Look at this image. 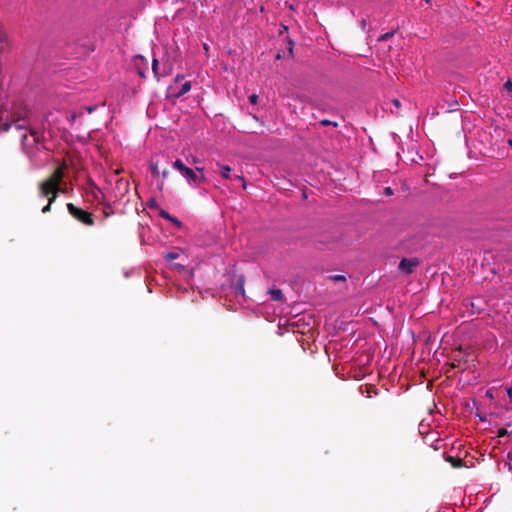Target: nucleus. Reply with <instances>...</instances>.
<instances>
[{
  "label": "nucleus",
  "instance_id": "c9c22d12",
  "mask_svg": "<svg viewBox=\"0 0 512 512\" xmlns=\"http://www.w3.org/2000/svg\"><path fill=\"white\" fill-rule=\"evenodd\" d=\"M426 3H430L431 0H424Z\"/></svg>",
  "mask_w": 512,
  "mask_h": 512
},
{
  "label": "nucleus",
  "instance_id": "f8f14e48",
  "mask_svg": "<svg viewBox=\"0 0 512 512\" xmlns=\"http://www.w3.org/2000/svg\"><path fill=\"white\" fill-rule=\"evenodd\" d=\"M512 430H510V427H508V422L504 425V427L498 429V436L499 437H506L511 436Z\"/></svg>",
  "mask_w": 512,
  "mask_h": 512
},
{
  "label": "nucleus",
  "instance_id": "7ed1b4c3",
  "mask_svg": "<svg viewBox=\"0 0 512 512\" xmlns=\"http://www.w3.org/2000/svg\"><path fill=\"white\" fill-rule=\"evenodd\" d=\"M67 209L69 213L76 218L78 221L84 223L85 225L92 226L94 224V220L92 218V215L88 213L87 211L76 207L72 203L67 204Z\"/></svg>",
  "mask_w": 512,
  "mask_h": 512
},
{
  "label": "nucleus",
  "instance_id": "cd10ccee",
  "mask_svg": "<svg viewBox=\"0 0 512 512\" xmlns=\"http://www.w3.org/2000/svg\"><path fill=\"white\" fill-rule=\"evenodd\" d=\"M334 279H335L336 281H342V280H345V277H344V276H342V275H337V276H335V277H334Z\"/></svg>",
  "mask_w": 512,
  "mask_h": 512
},
{
  "label": "nucleus",
  "instance_id": "f03ea898",
  "mask_svg": "<svg viewBox=\"0 0 512 512\" xmlns=\"http://www.w3.org/2000/svg\"><path fill=\"white\" fill-rule=\"evenodd\" d=\"M67 168L68 165L66 162L61 163L49 179L41 182L39 186V194L41 197L48 196L50 192L55 189V185L62 184L64 182L63 179Z\"/></svg>",
  "mask_w": 512,
  "mask_h": 512
},
{
  "label": "nucleus",
  "instance_id": "4468645a",
  "mask_svg": "<svg viewBox=\"0 0 512 512\" xmlns=\"http://www.w3.org/2000/svg\"><path fill=\"white\" fill-rule=\"evenodd\" d=\"M163 257L166 261L171 262L179 257V253L176 251L166 252Z\"/></svg>",
  "mask_w": 512,
  "mask_h": 512
},
{
  "label": "nucleus",
  "instance_id": "c85d7f7f",
  "mask_svg": "<svg viewBox=\"0 0 512 512\" xmlns=\"http://www.w3.org/2000/svg\"><path fill=\"white\" fill-rule=\"evenodd\" d=\"M94 110H95V107H89V108H88V112H89V113H92Z\"/></svg>",
  "mask_w": 512,
  "mask_h": 512
},
{
  "label": "nucleus",
  "instance_id": "b1692460",
  "mask_svg": "<svg viewBox=\"0 0 512 512\" xmlns=\"http://www.w3.org/2000/svg\"><path fill=\"white\" fill-rule=\"evenodd\" d=\"M506 392H507V396L509 397V399L512 401V387H508L506 389Z\"/></svg>",
  "mask_w": 512,
  "mask_h": 512
},
{
  "label": "nucleus",
  "instance_id": "4be33fe9",
  "mask_svg": "<svg viewBox=\"0 0 512 512\" xmlns=\"http://www.w3.org/2000/svg\"><path fill=\"white\" fill-rule=\"evenodd\" d=\"M249 102L252 104V105H256L257 102H258V96L256 94H252L249 96Z\"/></svg>",
  "mask_w": 512,
  "mask_h": 512
},
{
  "label": "nucleus",
  "instance_id": "dca6fc26",
  "mask_svg": "<svg viewBox=\"0 0 512 512\" xmlns=\"http://www.w3.org/2000/svg\"><path fill=\"white\" fill-rule=\"evenodd\" d=\"M55 199H56V193H54V195H52L49 198L48 204L45 207H43V209H42L43 213H46V212L50 211L51 204L55 201Z\"/></svg>",
  "mask_w": 512,
  "mask_h": 512
},
{
  "label": "nucleus",
  "instance_id": "0eeeda50",
  "mask_svg": "<svg viewBox=\"0 0 512 512\" xmlns=\"http://www.w3.org/2000/svg\"><path fill=\"white\" fill-rule=\"evenodd\" d=\"M168 175H169V170H168V167L166 166V167L162 168L160 176L158 177L159 180L156 182V189L159 192L163 191V189H164V181L168 177Z\"/></svg>",
  "mask_w": 512,
  "mask_h": 512
},
{
  "label": "nucleus",
  "instance_id": "5701e85b",
  "mask_svg": "<svg viewBox=\"0 0 512 512\" xmlns=\"http://www.w3.org/2000/svg\"><path fill=\"white\" fill-rule=\"evenodd\" d=\"M384 193L387 196H391V195H393V190H392L391 187H386L385 190H384Z\"/></svg>",
  "mask_w": 512,
  "mask_h": 512
},
{
  "label": "nucleus",
  "instance_id": "bb28decb",
  "mask_svg": "<svg viewBox=\"0 0 512 512\" xmlns=\"http://www.w3.org/2000/svg\"><path fill=\"white\" fill-rule=\"evenodd\" d=\"M392 102H393L395 107H400V105H401V103H400V101L398 99H393Z\"/></svg>",
  "mask_w": 512,
  "mask_h": 512
},
{
  "label": "nucleus",
  "instance_id": "6ab92c4d",
  "mask_svg": "<svg viewBox=\"0 0 512 512\" xmlns=\"http://www.w3.org/2000/svg\"><path fill=\"white\" fill-rule=\"evenodd\" d=\"M169 222L174 224L177 228H182L183 227V223L178 218H176L175 216H172L171 219L169 220Z\"/></svg>",
  "mask_w": 512,
  "mask_h": 512
},
{
  "label": "nucleus",
  "instance_id": "f3484780",
  "mask_svg": "<svg viewBox=\"0 0 512 512\" xmlns=\"http://www.w3.org/2000/svg\"><path fill=\"white\" fill-rule=\"evenodd\" d=\"M159 216L167 221H169L171 219V217L173 215H171L169 212H167L166 210L162 209V208H159Z\"/></svg>",
  "mask_w": 512,
  "mask_h": 512
},
{
  "label": "nucleus",
  "instance_id": "473e14b6",
  "mask_svg": "<svg viewBox=\"0 0 512 512\" xmlns=\"http://www.w3.org/2000/svg\"><path fill=\"white\" fill-rule=\"evenodd\" d=\"M508 427H510V430H512V420L508 422Z\"/></svg>",
  "mask_w": 512,
  "mask_h": 512
},
{
  "label": "nucleus",
  "instance_id": "393cba45",
  "mask_svg": "<svg viewBox=\"0 0 512 512\" xmlns=\"http://www.w3.org/2000/svg\"><path fill=\"white\" fill-rule=\"evenodd\" d=\"M184 77H185V76H184V75H182V74H177V75H176V77H175V82H179V81L183 80V79H184Z\"/></svg>",
  "mask_w": 512,
  "mask_h": 512
},
{
  "label": "nucleus",
  "instance_id": "ddd939ff",
  "mask_svg": "<svg viewBox=\"0 0 512 512\" xmlns=\"http://www.w3.org/2000/svg\"><path fill=\"white\" fill-rule=\"evenodd\" d=\"M446 461L450 462L452 464L453 467H462L463 466V460L460 459V458H455V457H452V456H448L446 458Z\"/></svg>",
  "mask_w": 512,
  "mask_h": 512
},
{
  "label": "nucleus",
  "instance_id": "20e7f679",
  "mask_svg": "<svg viewBox=\"0 0 512 512\" xmlns=\"http://www.w3.org/2000/svg\"><path fill=\"white\" fill-rule=\"evenodd\" d=\"M172 167L176 169L187 180L189 184L197 183V173L191 168L185 166L180 159L175 160L172 163Z\"/></svg>",
  "mask_w": 512,
  "mask_h": 512
},
{
  "label": "nucleus",
  "instance_id": "aec40b11",
  "mask_svg": "<svg viewBox=\"0 0 512 512\" xmlns=\"http://www.w3.org/2000/svg\"><path fill=\"white\" fill-rule=\"evenodd\" d=\"M196 170L201 173L200 175L197 174V183L204 182L205 181V177L203 174L204 168L197 167Z\"/></svg>",
  "mask_w": 512,
  "mask_h": 512
},
{
  "label": "nucleus",
  "instance_id": "f704fd0d",
  "mask_svg": "<svg viewBox=\"0 0 512 512\" xmlns=\"http://www.w3.org/2000/svg\"><path fill=\"white\" fill-rule=\"evenodd\" d=\"M253 118H254L255 120H257V121L259 120V118H258L257 116H255V115L253 116Z\"/></svg>",
  "mask_w": 512,
  "mask_h": 512
},
{
  "label": "nucleus",
  "instance_id": "72a5a7b5",
  "mask_svg": "<svg viewBox=\"0 0 512 512\" xmlns=\"http://www.w3.org/2000/svg\"><path fill=\"white\" fill-rule=\"evenodd\" d=\"M175 267L180 268V269H183V268H184V266H183V265H175Z\"/></svg>",
  "mask_w": 512,
  "mask_h": 512
},
{
  "label": "nucleus",
  "instance_id": "412c9836",
  "mask_svg": "<svg viewBox=\"0 0 512 512\" xmlns=\"http://www.w3.org/2000/svg\"><path fill=\"white\" fill-rule=\"evenodd\" d=\"M147 205L151 209H159L160 208L158 203H157V201L155 199H153V198L148 201Z\"/></svg>",
  "mask_w": 512,
  "mask_h": 512
},
{
  "label": "nucleus",
  "instance_id": "a211bd4d",
  "mask_svg": "<svg viewBox=\"0 0 512 512\" xmlns=\"http://www.w3.org/2000/svg\"><path fill=\"white\" fill-rule=\"evenodd\" d=\"M394 35V31L387 32L379 36L378 41L384 42Z\"/></svg>",
  "mask_w": 512,
  "mask_h": 512
},
{
  "label": "nucleus",
  "instance_id": "f257e3e1",
  "mask_svg": "<svg viewBox=\"0 0 512 512\" xmlns=\"http://www.w3.org/2000/svg\"><path fill=\"white\" fill-rule=\"evenodd\" d=\"M20 119L14 120L11 106L8 102L0 103V131H8L14 123L19 131H24L21 137L22 151L35 166H40L48 160V151L44 145L43 132L35 128H27L20 123Z\"/></svg>",
  "mask_w": 512,
  "mask_h": 512
},
{
  "label": "nucleus",
  "instance_id": "9d476101",
  "mask_svg": "<svg viewBox=\"0 0 512 512\" xmlns=\"http://www.w3.org/2000/svg\"><path fill=\"white\" fill-rule=\"evenodd\" d=\"M67 192H68L67 184L65 182H63L62 184L55 185V189H53L50 192V194L54 195V193H56V196H57L59 193H67Z\"/></svg>",
  "mask_w": 512,
  "mask_h": 512
},
{
  "label": "nucleus",
  "instance_id": "7c9ffc66",
  "mask_svg": "<svg viewBox=\"0 0 512 512\" xmlns=\"http://www.w3.org/2000/svg\"><path fill=\"white\" fill-rule=\"evenodd\" d=\"M508 145L512 147V138L508 139Z\"/></svg>",
  "mask_w": 512,
  "mask_h": 512
},
{
  "label": "nucleus",
  "instance_id": "9b49d317",
  "mask_svg": "<svg viewBox=\"0 0 512 512\" xmlns=\"http://www.w3.org/2000/svg\"><path fill=\"white\" fill-rule=\"evenodd\" d=\"M220 168V174L223 178L225 179H229L230 178V172H231V168L230 166L228 165H221V164H217Z\"/></svg>",
  "mask_w": 512,
  "mask_h": 512
},
{
  "label": "nucleus",
  "instance_id": "1a4fd4ad",
  "mask_svg": "<svg viewBox=\"0 0 512 512\" xmlns=\"http://www.w3.org/2000/svg\"><path fill=\"white\" fill-rule=\"evenodd\" d=\"M268 293L274 301H281L283 299L282 290L279 288H271Z\"/></svg>",
  "mask_w": 512,
  "mask_h": 512
},
{
  "label": "nucleus",
  "instance_id": "2f4dec72",
  "mask_svg": "<svg viewBox=\"0 0 512 512\" xmlns=\"http://www.w3.org/2000/svg\"><path fill=\"white\" fill-rule=\"evenodd\" d=\"M139 75H140L141 77H144V76H145L144 72H143V71H141V70H139Z\"/></svg>",
  "mask_w": 512,
  "mask_h": 512
},
{
  "label": "nucleus",
  "instance_id": "423d86ee",
  "mask_svg": "<svg viewBox=\"0 0 512 512\" xmlns=\"http://www.w3.org/2000/svg\"><path fill=\"white\" fill-rule=\"evenodd\" d=\"M191 90V82L187 81L181 85L179 89L175 86H169L168 92L169 97L173 99H179Z\"/></svg>",
  "mask_w": 512,
  "mask_h": 512
},
{
  "label": "nucleus",
  "instance_id": "c756f323",
  "mask_svg": "<svg viewBox=\"0 0 512 512\" xmlns=\"http://www.w3.org/2000/svg\"><path fill=\"white\" fill-rule=\"evenodd\" d=\"M322 124H323V125L330 124V121H328V120H324V121H322Z\"/></svg>",
  "mask_w": 512,
  "mask_h": 512
},
{
  "label": "nucleus",
  "instance_id": "2eb2a0df",
  "mask_svg": "<svg viewBox=\"0 0 512 512\" xmlns=\"http://www.w3.org/2000/svg\"><path fill=\"white\" fill-rule=\"evenodd\" d=\"M158 65H159L158 60L156 58H154L152 61V71L157 79L160 78V74L158 72Z\"/></svg>",
  "mask_w": 512,
  "mask_h": 512
},
{
  "label": "nucleus",
  "instance_id": "6e6552de",
  "mask_svg": "<svg viewBox=\"0 0 512 512\" xmlns=\"http://www.w3.org/2000/svg\"><path fill=\"white\" fill-rule=\"evenodd\" d=\"M150 170L154 177H159L161 173V165L159 159L152 157L150 160Z\"/></svg>",
  "mask_w": 512,
  "mask_h": 512
},
{
  "label": "nucleus",
  "instance_id": "a878e982",
  "mask_svg": "<svg viewBox=\"0 0 512 512\" xmlns=\"http://www.w3.org/2000/svg\"><path fill=\"white\" fill-rule=\"evenodd\" d=\"M505 87L509 90V91H512V82L510 80H508L505 84Z\"/></svg>",
  "mask_w": 512,
  "mask_h": 512
},
{
  "label": "nucleus",
  "instance_id": "39448f33",
  "mask_svg": "<svg viewBox=\"0 0 512 512\" xmlns=\"http://www.w3.org/2000/svg\"><path fill=\"white\" fill-rule=\"evenodd\" d=\"M419 264L420 261L417 257L402 258L399 263L398 269L402 274L410 275L415 271Z\"/></svg>",
  "mask_w": 512,
  "mask_h": 512
}]
</instances>
